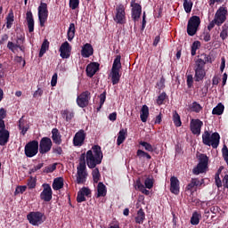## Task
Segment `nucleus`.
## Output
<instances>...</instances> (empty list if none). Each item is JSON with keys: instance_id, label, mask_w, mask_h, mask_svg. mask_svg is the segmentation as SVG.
<instances>
[{"instance_id": "f257e3e1", "label": "nucleus", "mask_w": 228, "mask_h": 228, "mask_svg": "<svg viewBox=\"0 0 228 228\" xmlns=\"http://www.w3.org/2000/svg\"><path fill=\"white\" fill-rule=\"evenodd\" d=\"M86 158L88 168H94L92 171V175L94 183L97 184L101 181V173L99 172V168L95 167L101 165L102 163V158H104L101 146L94 145L92 150L87 151Z\"/></svg>"}, {"instance_id": "f03ea898", "label": "nucleus", "mask_w": 228, "mask_h": 228, "mask_svg": "<svg viewBox=\"0 0 228 228\" xmlns=\"http://www.w3.org/2000/svg\"><path fill=\"white\" fill-rule=\"evenodd\" d=\"M206 63H213V59L207 53H201L194 63V77L197 83L202 81L206 77Z\"/></svg>"}, {"instance_id": "7ed1b4c3", "label": "nucleus", "mask_w": 228, "mask_h": 228, "mask_svg": "<svg viewBox=\"0 0 228 228\" xmlns=\"http://www.w3.org/2000/svg\"><path fill=\"white\" fill-rule=\"evenodd\" d=\"M202 143L208 147L218 149V145H220V134L215 132L211 134L209 131L205 130L202 134Z\"/></svg>"}, {"instance_id": "20e7f679", "label": "nucleus", "mask_w": 228, "mask_h": 228, "mask_svg": "<svg viewBox=\"0 0 228 228\" xmlns=\"http://www.w3.org/2000/svg\"><path fill=\"white\" fill-rule=\"evenodd\" d=\"M199 160L200 162L198 163L197 167L192 169V174H194V175L204 174L209 163V158L206 154H200Z\"/></svg>"}, {"instance_id": "39448f33", "label": "nucleus", "mask_w": 228, "mask_h": 228, "mask_svg": "<svg viewBox=\"0 0 228 228\" xmlns=\"http://www.w3.org/2000/svg\"><path fill=\"white\" fill-rule=\"evenodd\" d=\"M200 26V17L192 16L189 19L187 23V35L193 37L197 34L199 27Z\"/></svg>"}, {"instance_id": "423d86ee", "label": "nucleus", "mask_w": 228, "mask_h": 228, "mask_svg": "<svg viewBox=\"0 0 228 228\" xmlns=\"http://www.w3.org/2000/svg\"><path fill=\"white\" fill-rule=\"evenodd\" d=\"M27 220H28L31 225H40L44 224V220H45V215L40 211L30 212L27 215Z\"/></svg>"}, {"instance_id": "0eeeda50", "label": "nucleus", "mask_w": 228, "mask_h": 228, "mask_svg": "<svg viewBox=\"0 0 228 228\" xmlns=\"http://www.w3.org/2000/svg\"><path fill=\"white\" fill-rule=\"evenodd\" d=\"M37 10L39 24L41 28H44V26H45V22H47V17H49V10H47V4L41 2Z\"/></svg>"}, {"instance_id": "6e6552de", "label": "nucleus", "mask_w": 228, "mask_h": 228, "mask_svg": "<svg viewBox=\"0 0 228 228\" xmlns=\"http://www.w3.org/2000/svg\"><path fill=\"white\" fill-rule=\"evenodd\" d=\"M25 156H27V158H34V156H37V154H38V141L37 140H33L28 142L26 145H25Z\"/></svg>"}, {"instance_id": "1a4fd4ad", "label": "nucleus", "mask_w": 228, "mask_h": 228, "mask_svg": "<svg viewBox=\"0 0 228 228\" xmlns=\"http://www.w3.org/2000/svg\"><path fill=\"white\" fill-rule=\"evenodd\" d=\"M113 19L116 24H126V7L124 4H119L116 6V14Z\"/></svg>"}, {"instance_id": "9d476101", "label": "nucleus", "mask_w": 228, "mask_h": 228, "mask_svg": "<svg viewBox=\"0 0 228 228\" xmlns=\"http://www.w3.org/2000/svg\"><path fill=\"white\" fill-rule=\"evenodd\" d=\"M10 142V131L6 129L4 120H0V145L4 147Z\"/></svg>"}, {"instance_id": "9b49d317", "label": "nucleus", "mask_w": 228, "mask_h": 228, "mask_svg": "<svg viewBox=\"0 0 228 228\" xmlns=\"http://www.w3.org/2000/svg\"><path fill=\"white\" fill-rule=\"evenodd\" d=\"M214 20L216 22V26H222L227 20V8L220 6L215 14Z\"/></svg>"}, {"instance_id": "f8f14e48", "label": "nucleus", "mask_w": 228, "mask_h": 228, "mask_svg": "<svg viewBox=\"0 0 228 228\" xmlns=\"http://www.w3.org/2000/svg\"><path fill=\"white\" fill-rule=\"evenodd\" d=\"M38 148L40 154H47L53 149V141L49 137H43L39 142Z\"/></svg>"}, {"instance_id": "ddd939ff", "label": "nucleus", "mask_w": 228, "mask_h": 228, "mask_svg": "<svg viewBox=\"0 0 228 228\" xmlns=\"http://www.w3.org/2000/svg\"><path fill=\"white\" fill-rule=\"evenodd\" d=\"M90 99H92V94L89 91H85L77 96V104L79 108H86L90 104Z\"/></svg>"}, {"instance_id": "4468645a", "label": "nucleus", "mask_w": 228, "mask_h": 228, "mask_svg": "<svg viewBox=\"0 0 228 228\" xmlns=\"http://www.w3.org/2000/svg\"><path fill=\"white\" fill-rule=\"evenodd\" d=\"M43 191L40 193L41 200L44 202H51L53 200V189L49 183L43 184Z\"/></svg>"}, {"instance_id": "2eb2a0df", "label": "nucleus", "mask_w": 228, "mask_h": 228, "mask_svg": "<svg viewBox=\"0 0 228 228\" xmlns=\"http://www.w3.org/2000/svg\"><path fill=\"white\" fill-rule=\"evenodd\" d=\"M85 140H86V133L85 130L81 129L75 134L73 137V145L75 147H82L85 143Z\"/></svg>"}, {"instance_id": "dca6fc26", "label": "nucleus", "mask_w": 228, "mask_h": 228, "mask_svg": "<svg viewBox=\"0 0 228 228\" xmlns=\"http://www.w3.org/2000/svg\"><path fill=\"white\" fill-rule=\"evenodd\" d=\"M202 126H204V122H202L200 119H191L190 123V129L192 134H197V136H199V134H200Z\"/></svg>"}, {"instance_id": "f3484780", "label": "nucleus", "mask_w": 228, "mask_h": 228, "mask_svg": "<svg viewBox=\"0 0 228 228\" xmlns=\"http://www.w3.org/2000/svg\"><path fill=\"white\" fill-rule=\"evenodd\" d=\"M87 177L88 173H86V168L84 167H77V184H85V183H86Z\"/></svg>"}, {"instance_id": "a211bd4d", "label": "nucleus", "mask_w": 228, "mask_h": 228, "mask_svg": "<svg viewBox=\"0 0 228 228\" xmlns=\"http://www.w3.org/2000/svg\"><path fill=\"white\" fill-rule=\"evenodd\" d=\"M60 56L63 60L67 58H70V53L72 51V46H70V44H69L67 41L62 43L60 47Z\"/></svg>"}, {"instance_id": "6ab92c4d", "label": "nucleus", "mask_w": 228, "mask_h": 228, "mask_svg": "<svg viewBox=\"0 0 228 228\" xmlns=\"http://www.w3.org/2000/svg\"><path fill=\"white\" fill-rule=\"evenodd\" d=\"M101 64L99 62H91L86 66V72L87 77H94L97 72H99V69Z\"/></svg>"}, {"instance_id": "aec40b11", "label": "nucleus", "mask_w": 228, "mask_h": 228, "mask_svg": "<svg viewBox=\"0 0 228 228\" xmlns=\"http://www.w3.org/2000/svg\"><path fill=\"white\" fill-rule=\"evenodd\" d=\"M179 179L175 176H171L170 178V191L174 193V195H179L181 187H180Z\"/></svg>"}, {"instance_id": "412c9836", "label": "nucleus", "mask_w": 228, "mask_h": 228, "mask_svg": "<svg viewBox=\"0 0 228 228\" xmlns=\"http://www.w3.org/2000/svg\"><path fill=\"white\" fill-rule=\"evenodd\" d=\"M94 55V46L90 43H86L83 45L81 50L82 58H90Z\"/></svg>"}, {"instance_id": "4be33fe9", "label": "nucleus", "mask_w": 228, "mask_h": 228, "mask_svg": "<svg viewBox=\"0 0 228 228\" xmlns=\"http://www.w3.org/2000/svg\"><path fill=\"white\" fill-rule=\"evenodd\" d=\"M204 184V179L191 178V182L187 184L185 190L187 191H193V188L202 186Z\"/></svg>"}, {"instance_id": "5701e85b", "label": "nucleus", "mask_w": 228, "mask_h": 228, "mask_svg": "<svg viewBox=\"0 0 228 228\" xmlns=\"http://www.w3.org/2000/svg\"><path fill=\"white\" fill-rule=\"evenodd\" d=\"M26 20L28 28V33H33V31H35V19L33 18V12L31 11L27 12Z\"/></svg>"}, {"instance_id": "b1692460", "label": "nucleus", "mask_w": 228, "mask_h": 228, "mask_svg": "<svg viewBox=\"0 0 228 228\" xmlns=\"http://www.w3.org/2000/svg\"><path fill=\"white\" fill-rule=\"evenodd\" d=\"M52 140L56 145H61V134L58 128H53L52 130Z\"/></svg>"}, {"instance_id": "393cba45", "label": "nucleus", "mask_w": 228, "mask_h": 228, "mask_svg": "<svg viewBox=\"0 0 228 228\" xmlns=\"http://www.w3.org/2000/svg\"><path fill=\"white\" fill-rule=\"evenodd\" d=\"M108 189H106V185L102 182L98 183L96 199L106 197Z\"/></svg>"}, {"instance_id": "a878e982", "label": "nucleus", "mask_w": 228, "mask_h": 228, "mask_svg": "<svg viewBox=\"0 0 228 228\" xmlns=\"http://www.w3.org/2000/svg\"><path fill=\"white\" fill-rule=\"evenodd\" d=\"M61 115L62 118H64V120H66V122H71L72 118H74V117H75L74 110H70L69 109L61 110Z\"/></svg>"}, {"instance_id": "bb28decb", "label": "nucleus", "mask_w": 228, "mask_h": 228, "mask_svg": "<svg viewBox=\"0 0 228 228\" xmlns=\"http://www.w3.org/2000/svg\"><path fill=\"white\" fill-rule=\"evenodd\" d=\"M74 37H76V25L74 23H70L67 31V38L69 42H72V40H74Z\"/></svg>"}, {"instance_id": "cd10ccee", "label": "nucleus", "mask_w": 228, "mask_h": 228, "mask_svg": "<svg viewBox=\"0 0 228 228\" xmlns=\"http://www.w3.org/2000/svg\"><path fill=\"white\" fill-rule=\"evenodd\" d=\"M6 20V28L7 29H12V26H13V22H15V16L13 15V10H10Z\"/></svg>"}, {"instance_id": "c85d7f7f", "label": "nucleus", "mask_w": 228, "mask_h": 228, "mask_svg": "<svg viewBox=\"0 0 228 228\" xmlns=\"http://www.w3.org/2000/svg\"><path fill=\"white\" fill-rule=\"evenodd\" d=\"M127 136V129H120L118 134L117 145H122L123 142H126V138Z\"/></svg>"}, {"instance_id": "c756f323", "label": "nucleus", "mask_w": 228, "mask_h": 228, "mask_svg": "<svg viewBox=\"0 0 228 228\" xmlns=\"http://www.w3.org/2000/svg\"><path fill=\"white\" fill-rule=\"evenodd\" d=\"M53 189L55 191H58L59 190H61V188H63L64 183H63V177H57L53 180Z\"/></svg>"}, {"instance_id": "7c9ffc66", "label": "nucleus", "mask_w": 228, "mask_h": 228, "mask_svg": "<svg viewBox=\"0 0 228 228\" xmlns=\"http://www.w3.org/2000/svg\"><path fill=\"white\" fill-rule=\"evenodd\" d=\"M140 118L142 122H147V119L149 118V107L147 105H142Z\"/></svg>"}, {"instance_id": "2f4dec72", "label": "nucleus", "mask_w": 228, "mask_h": 228, "mask_svg": "<svg viewBox=\"0 0 228 228\" xmlns=\"http://www.w3.org/2000/svg\"><path fill=\"white\" fill-rule=\"evenodd\" d=\"M120 71H117L116 69H111V82L112 85H118L120 83Z\"/></svg>"}, {"instance_id": "473e14b6", "label": "nucleus", "mask_w": 228, "mask_h": 228, "mask_svg": "<svg viewBox=\"0 0 228 228\" xmlns=\"http://www.w3.org/2000/svg\"><path fill=\"white\" fill-rule=\"evenodd\" d=\"M120 60H122V56L117 55L114 59L111 70L120 71V69H122V62H120Z\"/></svg>"}, {"instance_id": "72a5a7b5", "label": "nucleus", "mask_w": 228, "mask_h": 228, "mask_svg": "<svg viewBox=\"0 0 228 228\" xmlns=\"http://www.w3.org/2000/svg\"><path fill=\"white\" fill-rule=\"evenodd\" d=\"M200 218H202V215H200V213L197 211L193 212L191 217V225H199V224H200Z\"/></svg>"}, {"instance_id": "f704fd0d", "label": "nucleus", "mask_w": 228, "mask_h": 228, "mask_svg": "<svg viewBox=\"0 0 228 228\" xmlns=\"http://www.w3.org/2000/svg\"><path fill=\"white\" fill-rule=\"evenodd\" d=\"M135 223L142 224H143L144 220H145V212L143 211V208H140L137 211V215L134 218Z\"/></svg>"}, {"instance_id": "c9c22d12", "label": "nucleus", "mask_w": 228, "mask_h": 228, "mask_svg": "<svg viewBox=\"0 0 228 228\" xmlns=\"http://www.w3.org/2000/svg\"><path fill=\"white\" fill-rule=\"evenodd\" d=\"M225 110V106L222 102L218 103L213 110L212 115H224V110Z\"/></svg>"}, {"instance_id": "e433bc0d", "label": "nucleus", "mask_w": 228, "mask_h": 228, "mask_svg": "<svg viewBox=\"0 0 228 228\" xmlns=\"http://www.w3.org/2000/svg\"><path fill=\"white\" fill-rule=\"evenodd\" d=\"M173 122L175 127H181V126H183V122L181 121V116H179V113H177V110H175L173 112Z\"/></svg>"}, {"instance_id": "4c0bfd02", "label": "nucleus", "mask_w": 228, "mask_h": 228, "mask_svg": "<svg viewBox=\"0 0 228 228\" xmlns=\"http://www.w3.org/2000/svg\"><path fill=\"white\" fill-rule=\"evenodd\" d=\"M19 129L20 131V134H22V136H26V133L29 131V125H25L24 122H22V119H20Z\"/></svg>"}, {"instance_id": "58836bf2", "label": "nucleus", "mask_w": 228, "mask_h": 228, "mask_svg": "<svg viewBox=\"0 0 228 228\" xmlns=\"http://www.w3.org/2000/svg\"><path fill=\"white\" fill-rule=\"evenodd\" d=\"M49 49V41L47 39H45L42 43L41 49L39 51V58H42L45 53H47V50Z\"/></svg>"}, {"instance_id": "ea45409f", "label": "nucleus", "mask_w": 228, "mask_h": 228, "mask_svg": "<svg viewBox=\"0 0 228 228\" xmlns=\"http://www.w3.org/2000/svg\"><path fill=\"white\" fill-rule=\"evenodd\" d=\"M136 188L139 190V191H142L144 195H151V191L149 190L145 189V185L142 183L140 180L136 181Z\"/></svg>"}, {"instance_id": "a19ab883", "label": "nucleus", "mask_w": 228, "mask_h": 228, "mask_svg": "<svg viewBox=\"0 0 228 228\" xmlns=\"http://www.w3.org/2000/svg\"><path fill=\"white\" fill-rule=\"evenodd\" d=\"M99 99H100V104L96 108L97 113L101 111V110L102 109V106H104V102H106V91H104L102 94L99 95Z\"/></svg>"}, {"instance_id": "79ce46f5", "label": "nucleus", "mask_w": 228, "mask_h": 228, "mask_svg": "<svg viewBox=\"0 0 228 228\" xmlns=\"http://www.w3.org/2000/svg\"><path fill=\"white\" fill-rule=\"evenodd\" d=\"M193 8V2L191 0H183V9L187 13H191Z\"/></svg>"}, {"instance_id": "37998d69", "label": "nucleus", "mask_w": 228, "mask_h": 228, "mask_svg": "<svg viewBox=\"0 0 228 228\" xmlns=\"http://www.w3.org/2000/svg\"><path fill=\"white\" fill-rule=\"evenodd\" d=\"M228 37V23H224L222 26V31L220 33V38L222 40H227Z\"/></svg>"}, {"instance_id": "c03bdc74", "label": "nucleus", "mask_w": 228, "mask_h": 228, "mask_svg": "<svg viewBox=\"0 0 228 228\" xmlns=\"http://www.w3.org/2000/svg\"><path fill=\"white\" fill-rule=\"evenodd\" d=\"M191 110L194 113H200L202 111V105L197 102H193L191 105Z\"/></svg>"}, {"instance_id": "a18cd8bd", "label": "nucleus", "mask_w": 228, "mask_h": 228, "mask_svg": "<svg viewBox=\"0 0 228 228\" xmlns=\"http://www.w3.org/2000/svg\"><path fill=\"white\" fill-rule=\"evenodd\" d=\"M136 156H137V158H139V159H142V158H146V159H152L151 154L147 153L146 151H143V150H137Z\"/></svg>"}, {"instance_id": "49530a36", "label": "nucleus", "mask_w": 228, "mask_h": 228, "mask_svg": "<svg viewBox=\"0 0 228 228\" xmlns=\"http://www.w3.org/2000/svg\"><path fill=\"white\" fill-rule=\"evenodd\" d=\"M27 186H28V190H33V189L37 188V179L33 178V176H30L28 179Z\"/></svg>"}, {"instance_id": "de8ad7c7", "label": "nucleus", "mask_w": 228, "mask_h": 228, "mask_svg": "<svg viewBox=\"0 0 228 228\" xmlns=\"http://www.w3.org/2000/svg\"><path fill=\"white\" fill-rule=\"evenodd\" d=\"M200 47V41H194L191 45V56H195L197 54V49Z\"/></svg>"}, {"instance_id": "09e8293b", "label": "nucleus", "mask_w": 228, "mask_h": 228, "mask_svg": "<svg viewBox=\"0 0 228 228\" xmlns=\"http://www.w3.org/2000/svg\"><path fill=\"white\" fill-rule=\"evenodd\" d=\"M130 6L132 12H142V5L136 3V0H131Z\"/></svg>"}, {"instance_id": "8fccbe9b", "label": "nucleus", "mask_w": 228, "mask_h": 228, "mask_svg": "<svg viewBox=\"0 0 228 228\" xmlns=\"http://www.w3.org/2000/svg\"><path fill=\"white\" fill-rule=\"evenodd\" d=\"M139 145H142V147H144L145 151H147L148 152H154V148L152 147V144L147 142L141 141L139 142Z\"/></svg>"}, {"instance_id": "3c124183", "label": "nucleus", "mask_w": 228, "mask_h": 228, "mask_svg": "<svg viewBox=\"0 0 228 228\" xmlns=\"http://www.w3.org/2000/svg\"><path fill=\"white\" fill-rule=\"evenodd\" d=\"M167 99V93H161L157 98V104L158 106H161L165 103V100Z\"/></svg>"}, {"instance_id": "603ef678", "label": "nucleus", "mask_w": 228, "mask_h": 228, "mask_svg": "<svg viewBox=\"0 0 228 228\" xmlns=\"http://www.w3.org/2000/svg\"><path fill=\"white\" fill-rule=\"evenodd\" d=\"M79 164L77 166L78 168H81L83 167L84 168H86V155L85 153H82L79 158Z\"/></svg>"}, {"instance_id": "864d4df0", "label": "nucleus", "mask_w": 228, "mask_h": 228, "mask_svg": "<svg viewBox=\"0 0 228 228\" xmlns=\"http://www.w3.org/2000/svg\"><path fill=\"white\" fill-rule=\"evenodd\" d=\"M56 163L50 165L48 167H45L43 170L44 174H53L54 170H56Z\"/></svg>"}, {"instance_id": "5fc2aeb1", "label": "nucleus", "mask_w": 228, "mask_h": 228, "mask_svg": "<svg viewBox=\"0 0 228 228\" xmlns=\"http://www.w3.org/2000/svg\"><path fill=\"white\" fill-rule=\"evenodd\" d=\"M222 155H223V158H224L226 165H228V148H227V145H225V144L223 146Z\"/></svg>"}, {"instance_id": "6e6d98bb", "label": "nucleus", "mask_w": 228, "mask_h": 228, "mask_svg": "<svg viewBox=\"0 0 228 228\" xmlns=\"http://www.w3.org/2000/svg\"><path fill=\"white\" fill-rule=\"evenodd\" d=\"M79 191L84 197H92V191L88 187H83Z\"/></svg>"}, {"instance_id": "4d7b16f0", "label": "nucleus", "mask_w": 228, "mask_h": 228, "mask_svg": "<svg viewBox=\"0 0 228 228\" xmlns=\"http://www.w3.org/2000/svg\"><path fill=\"white\" fill-rule=\"evenodd\" d=\"M142 17V12L132 11V19L134 22H138Z\"/></svg>"}, {"instance_id": "13d9d810", "label": "nucleus", "mask_w": 228, "mask_h": 228, "mask_svg": "<svg viewBox=\"0 0 228 228\" xmlns=\"http://www.w3.org/2000/svg\"><path fill=\"white\" fill-rule=\"evenodd\" d=\"M144 185H145V188H147L148 190H151L154 186V181H152V179L151 178H146L144 181Z\"/></svg>"}, {"instance_id": "bf43d9fd", "label": "nucleus", "mask_w": 228, "mask_h": 228, "mask_svg": "<svg viewBox=\"0 0 228 228\" xmlns=\"http://www.w3.org/2000/svg\"><path fill=\"white\" fill-rule=\"evenodd\" d=\"M69 8H71V10L79 8V0H69Z\"/></svg>"}, {"instance_id": "052dcab7", "label": "nucleus", "mask_w": 228, "mask_h": 228, "mask_svg": "<svg viewBox=\"0 0 228 228\" xmlns=\"http://www.w3.org/2000/svg\"><path fill=\"white\" fill-rule=\"evenodd\" d=\"M77 202H86V198L85 197V194H83V192H80L79 191L77 195Z\"/></svg>"}, {"instance_id": "680f3d73", "label": "nucleus", "mask_w": 228, "mask_h": 228, "mask_svg": "<svg viewBox=\"0 0 228 228\" xmlns=\"http://www.w3.org/2000/svg\"><path fill=\"white\" fill-rule=\"evenodd\" d=\"M26 190H28L27 185H19L16 187L15 195H17V193H24V191H26Z\"/></svg>"}, {"instance_id": "e2e57ef3", "label": "nucleus", "mask_w": 228, "mask_h": 228, "mask_svg": "<svg viewBox=\"0 0 228 228\" xmlns=\"http://www.w3.org/2000/svg\"><path fill=\"white\" fill-rule=\"evenodd\" d=\"M24 37H18L16 38V43L14 44L16 49H19V47H20L22 45V44H24Z\"/></svg>"}, {"instance_id": "0e129e2a", "label": "nucleus", "mask_w": 228, "mask_h": 228, "mask_svg": "<svg viewBox=\"0 0 228 228\" xmlns=\"http://www.w3.org/2000/svg\"><path fill=\"white\" fill-rule=\"evenodd\" d=\"M53 153L58 154V156H61L63 154V149L61 146H56L53 148Z\"/></svg>"}, {"instance_id": "69168bd1", "label": "nucleus", "mask_w": 228, "mask_h": 228, "mask_svg": "<svg viewBox=\"0 0 228 228\" xmlns=\"http://www.w3.org/2000/svg\"><path fill=\"white\" fill-rule=\"evenodd\" d=\"M7 48L12 51V53H15L17 51V48L15 46V43L9 41L7 44Z\"/></svg>"}, {"instance_id": "338daca9", "label": "nucleus", "mask_w": 228, "mask_h": 228, "mask_svg": "<svg viewBox=\"0 0 228 228\" xmlns=\"http://www.w3.org/2000/svg\"><path fill=\"white\" fill-rule=\"evenodd\" d=\"M187 86L188 88H191V86H193V75L187 76Z\"/></svg>"}, {"instance_id": "774afa93", "label": "nucleus", "mask_w": 228, "mask_h": 228, "mask_svg": "<svg viewBox=\"0 0 228 228\" xmlns=\"http://www.w3.org/2000/svg\"><path fill=\"white\" fill-rule=\"evenodd\" d=\"M223 186L228 190V175H225L223 178Z\"/></svg>"}]
</instances>
